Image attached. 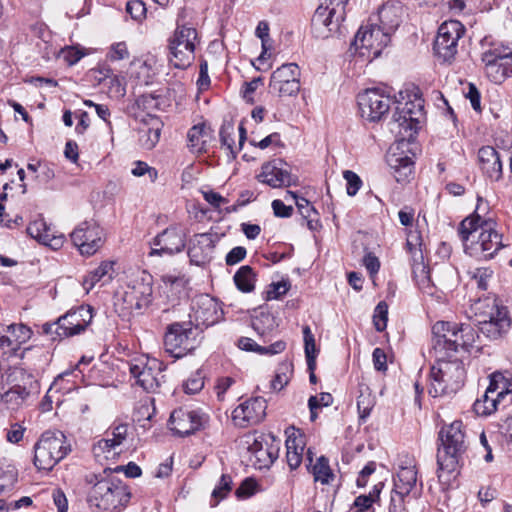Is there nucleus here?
Instances as JSON below:
<instances>
[{
    "label": "nucleus",
    "instance_id": "36",
    "mask_svg": "<svg viewBox=\"0 0 512 512\" xmlns=\"http://www.w3.org/2000/svg\"><path fill=\"white\" fill-rule=\"evenodd\" d=\"M237 345L241 350L256 352L261 355H274L280 353L285 349L286 346L282 341H277L270 346H261L249 337H241L238 340Z\"/></svg>",
    "mask_w": 512,
    "mask_h": 512
},
{
    "label": "nucleus",
    "instance_id": "6",
    "mask_svg": "<svg viewBox=\"0 0 512 512\" xmlns=\"http://www.w3.org/2000/svg\"><path fill=\"white\" fill-rule=\"evenodd\" d=\"M70 450L63 432L46 431L34 445L33 463L38 470L50 471Z\"/></svg>",
    "mask_w": 512,
    "mask_h": 512
},
{
    "label": "nucleus",
    "instance_id": "49",
    "mask_svg": "<svg viewBox=\"0 0 512 512\" xmlns=\"http://www.w3.org/2000/svg\"><path fill=\"white\" fill-rule=\"evenodd\" d=\"M258 484L253 478H246L236 489L235 495L238 499H246L253 496L257 491Z\"/></svg>",
    "mask_w": 512,
    "mask_h": 512
},
{
    "label": "nucleus",
    "instance_id": "60",
    "mask_svg": "<svg viewBox=\"0 0 512 512\" xmlns=\"http://www.w3.org/2000/svg\"><path fill=\"white\" fill-rule=\"evenodd\" d=\"M246 256V249L241 246L234 247L230 252L226 255V263L227 265H235L242 261Z\"/></svg>",
    "mask_w": 512,
    "mask_h": 512
},
{
    "label": "nucleus",
    "instance_id": "44",
    "mask_svg": "<svg viewBox=\"0 0 512 512\" xmlns=\"http://www.w3.org/2000/svg\"><path fill=\"white\" fill-rule=\"evenodd\" d=\"M232 490V478L230 475L223 474L219 480V483L213 489L211 497L213 503L211 506H216L221 500H223L229 492Z\"/></svg>",
    "mask_w": 512,
    "mask_h": 512
},
{
    "label": "nucleus",
    "instance_id": "2",
    "mask_svg": "<svg viewBox=\"0 0 512 512\" xmlns=\"http://www.w3.org/2000/svg\"><path fill=\"white\" fill-rule=\"evenodd\" d=\"M86 482L92 485L87 494V503L98 512L124 508L131 499L129 487L116 476H111L108 470L87 476Z\"/></svg>",
    "mask_w": 512,
    "mask_h": 512
},
{
    "label": "nucleus",
    "instance_id": "26",
    "mask_svg": "<svg viewBox=\"0 0 512 512\" xmlns=\"http://www.w3.org/2000/svg\"><path fill=\"white\" fill-rule=\"evenodd\" d=\"M502 49L494 48L482 54L486 76L494 83L500 84L510 77Z\"/></svg>",
    "mask_w": 512,
    "mask_h": 512
},
{
    "label": "nucleus",
    "instance_id": "54",
    "mask_svg": "<svg viewBox=\"0 0 512 512\" xmlns=\"http://www.w3.org/2000/svg\"><path fill=\"white\" fill-rule=\"evenodd\" d=\"M126 11L135 20H140L145 16L146 7L140 0H132L127 2Z\"/></svg>",
    "mask_w": 512,
    "mask_h": 512
},
{
    "label": "nucleus",
    "instance_id": "22",
    "mask_svg": "<svg viewBox=\"0 0 512 512\" xmlns=\"http://www.w3.org/2000/svg\"><path fill=\"white\" fill-rule=\"evenodd\" d=\"M185 248V235L176 228L169 227L159 233L153 239V247L149 253L150 256L173 255L181 252Z\"/></svg>",
    "mask_w": 512,
    "mask_h": 512
},
{
    "label": "nucleus",
    "instance_id": "37",
    "mask_svg": "<svg viewBox=\"0 0 512 512\" xmlns=\"http://www.w3.org/2000/svg\"><path fill=\"white\" fill-rule=\"evenodd\" d=\"M308 471L313 475L314 481L322 485L331 484L336 477L329 465V460L325 456L317 458Z\"/></svg>",
    "mask_w": 512,
    "mask_h": 512
},
{
    "label": "nucleus",
    "instance_id": "20",
    "mask_svg": "<svg viewBox=\"0 0 512 512\" xmlns=\"http://www.w3.org/2000/svg\"><path fill=\"white\" fill-rule=\"evenodd\" d=\"M194 326L196 329L209 327L223 319L224 313L220 304L208 295H201L194 300L192 305Z\"/></svg>",
    "mask_w": 512,
    "mask_h": 512
},
{
    "label": "nucleus",
    "instance_id": "14",
    "mask_svg": "<svg viewBox=\"0 0 512 512\" xmlns=\"http://www.w3.org/2000/svg\"><path fill=\"white\" fill-rule=\"evenodd\" d=\"M81 255L95 254L104 243L103 229L93 220L81 222L70 234Z\"/></svg>",
    "mask_w": 512,
    "mask_h": 512
},
{
    "label": "nucleus",
    "instance_id": "56",
    "mask_svg": "<svg viewBox=\"0 0 512 512\" xmlns=\"http://www.w3.org/2000/svg\"><path fill=\"white\" fill-rule=\"evenodd\" d=\"M46 222L43 219H38L31 222L27 227V233L38 242H40L43 233L46 229Z\"/></svg>",
    "mask_w": 512,
    "mask_h": 512
},
{
    "label": "nucleus",
    "instance_id": "18",
    "mask_svg": "<svg viewBox=\"0 0 512 512\" xmlns=\"http://www.w3.org/2000/svg\"><path fill=\"white\" fill-rule=\"evenodd\" d=\"M93 319V309L89 305H81L69 310L56 321L58 335L71 337L82 333Z\"/></svg>",
    "mask_w": 512,
    "mask_h": 512
},
{
    "label": "nucleus",
    "instance_id": "47",
    "mask_svg": "<svg viewBox=\"0 0 512 512\" xmlns=\"http://www.w3.org/2000/svg\"><path fill=\"white\" fill-rule=\"evenodd\" d=\"M471 279L475 280L477 287L480 290H487L488 283L493 276V271L490 268L480 267L470 271Z\"/></svg>",
    "mask_w": 512,
    "mask_h": 512
},
{
    "label": "nucleus",
    "instance_id": "33",
    "mask_svg": "<svg viewBox=\"0 0 512 512\" xmlns=\"http://www.w3.org/2000/svg\"><path fill=\"white\" fill-rule=\"evenodd\" d=\"M417 482V470L413 466L401 467L394 478V492L403 499Z\"/></svg>",
    "mask_w": 512,
    "mask_h": 512
},
{
    "label": "nucleus",
    "instance_id": "27",
    "mask_svg": "<svg viewBox=\"0 0 512 512\" xmlns=\"http://www.w3.org/2000/svg\"><path fill=\"white\" fill-rule=\"evenodd\" d=\"M31 336V330L23 324L0 325V349L16 351Z\"/></svg>",
    "mask_w": 512,
    "mask_h": 512
},
{
    "label": "nucleus",
    "instance_id": "8",
    "mask_svg": "<svg viewBox=\"0 0 512 512\" xmlns=\"http://www.w3.org/2000/svg\"><path fill=\"white\" fill-rule=\"evenodd\" d=\"M197 41L195 28L186 25L177 26L169 41V60L175 68L185 69L191 65Z\"/></svg>",
    "mask_w": 512,
    "mask_h": 512
},
{
    "label": "nucleus",
    "instance_id": "12",
    "mask_svg": "<svg viewBox=\"0 0 512 512\" xmlns=\"http://www.w3.org/2000/svg\"><path fill=\"white\" fill-rule=\"evenodd\" d=\"M162 363L155 358L139 357L129 363V371L136 383L147 392H155L164 378Z\"/></svg>",
    "mask_w": 512,
    "mask_h": 512
},
{
    "label": "nucleus",
    "instance_id": "32",
    "mask_svg": "<svg viewBox=\"0 0 512 512\" xmlns=\"http://www.w3.org/2000/svg\"><path fill=\"white\" fill-rule=\"evenodd\" d=\"M211 137V129L204 123L194 125L187 133L189 150L192 153L205 152Z\"/></svg>",
    "mask_w": 512,
    "mask_h": 512
},
{
    "label": "nucleus",
    "instance_id": "43",
    "mask_svg": "<svg viewBox=\"0 0 512 512\" xmlns=\"http://www.w3.org/2000/svg\"><path fill=\"white\" fill-rule=\"evenodd\" d=\"M276 326L275 318L268 312H260L252 320V328L260 335L264 336L273 331Z\"/></svg>",
    "mask_w": 512,
    "mask_h": 512
},
{
    "label": "nucleus",
    "instance_id": "19",
    "mask_svg": "<svg viewBox=\"0 0 512 512\" xmlns=\"http://www.w3.org/2000/svg\"><path fill=\"white\" fill-rule=\"evenodd\" d=\"M424 100L416 93L413 99L409 98L405 103L398 102L393 120L398 123L399 128L416 130L424 120Z\"/></svg>",
    "mask_w": 512,
    "mask_h": 512
},
{
    "label": "nucleus",
    "instance_id": "48",
    "mask_svg": "<svg viewBox=\"0 0 512 512\" xmlns=\"http://www.w3.org/2000/svg\"><path fill=\"white\" fill-rule=\"evenodd\" d=\"M65 237L62 233H56L48 225L46 226L45 232L42 235L40 243L51 247L54 250L62 247Z\"/></svg>",
    "mask_w": 512,
    "mask_h": 512
},
{
    "label": "nucleus",
    "instance_id": "21",
    "mask_svg": "<svg viewBox=\"0 0 512 512\" xmlns=\"http://www.w3.org/2000/svg\"><path fill=\"white\" fill-rule=\"evenodd\" d=\"M286 163L280 159H276L264 163L258 180L273 188L290 187L297 184V177L292 175L286 168Z\"/></svg>",
    "mask_w": 512,
    "mask_h": 512
},
{
    "label": "nucleus",
    "instance_id": "11",
    "mask_svg": "<svg viewBox=\"0 0 512 512\" xmlns=\"http://www.w3.org/2000/svg\"><path fill=\"white\" fill-rule=\"evenodd\" d=\"M196 331L192 320L172 323L164 337L166 351L177 358L192 351L196 347Z\"/></svg>",
    "mask_w": 512,
    "mask_h": 512
},
{
    "label": "nucleus",
    "instance_id": "29",
    "mask_svg": "<svg viewBox=\"0 0 512 512\" xmlns=\"http://www.w3.org/2000/svg\"><path fill=\"white\" fill-rule=\"evenodd\" d=\"M402 14L403 6L399 2L385 3L378 11V27L391 38L400 25Z\"/></svg>",
    "mask_w": 512,
    "mask_h": 512
},
{
    "label": "nucleus",
    "instance_id": "7",
    "mask_svg": "<svg viewBox=\"0 0 512 512\" xmlns=\"http://www.w3.org/2000/svg\"><path fill=\"white\" fill-rule=\"evenodd\" d=\"M390 40L388 33L383 32L377 23L363 25L357 31L349 52L351 55H358L360 58L371 62L380 56Z\"/></svg>",
    "mask_w": 512,
    "mask_h": 512
},
{
    "label": "nucleus",
    "instance_id": "16",
    "mask_svg": "<svg viewBox=\"0 0 512 512\" xmlns=\"http://www.w3.org/2000/svg\"><path fill=\"white\" fill-rule=\"evenodd\" d=\"M270 91L279 97L296 96L300 91V69L296 63H286L271 75Z\"/></svg>",
    "mask_w": 512,
    "mask_h": 512
},
{
    "label": "nucleus",
    "instance_id": "41",
    "mask_svg": "<svg viewBox=\"0 0 512 512\" xmlns=\"http://www.w3.org/2000/svg\"><path fill=\"white\" fill-rule=\"evenodd\" d=\"M296 206L302 217L307 220L309 229L316 230L319 227L318 212L313 205L306 198L300 197L296 199Z\"/></svg>",
    "mask_w": 512,
    "mask_h": 512
},
{
    "label": "nucleus",
    "instance_id": "39",
    "mask_svg": "<svg viewBox=\"0 0 512 512\" xmlns=\"http://www.w3.org/2000/svg\"><path fill=\"white\" fill-rule=\"evenodd\" d=\"M501 401H503V398L499 396V393L492 395L485 392L481 398L474 402L473 408L477 415L489 416L497 410Z\"/></svg>",
    "mask_w": 512,
    "mask_h": 512
},
{
    "label": "nucleus",
    "instance_id": "57",
    "mask_svg": "<svg viewBox=\"0 0 512 512\" xmlns=\"http://www.w3.org/2000/svg\"><path fill=\"white\" fill-rule=\"evenodd\" d=\"M29 395V392L25 387L21 386H14L10 390H8L3 398L6 402L12 401L13 399L18 400L20 399L23 401L27 396Z\"/></svg>",
    "mask_w": 512,
    "mask_h": 512
},
{
    "label": "nucleus",
    "instance_id": "17",
    "mask_svg": "<svg viewBox=\"0 0 512 512\" xmlns=\"http://www.w3.org/2000/svg\"><path fill=\"white\" fill-rule=\"evenodd\" d=\"M357 99L361 117L370 122L379 121L389 111L392 102L390 96L378 88L366 89Z\"/></svg>",
    "mask_w": 512,
    "mask_h": 512
},
{
    "label": "nucleus",
    "instance_id": "62",
    "mask_svg": "<svg viewBox=\"0 0 512 512\" xmlns=\"http://www.w3.org/2000/svg\"><path fill=\"white\" fill-rule=\"evenodd\" d=\"M204 199L214 208H219L222 204L228 203V200L214 191H202Z\"/></svg>",
    "mask_w": 512,
    "mask_h": 512
},
{
    "label": "nucleus",
    "instance_id": "24",
    "mask_svg": "<svg viewBox=\"0 0 512 512\" xmlns=\"http://www.w3.org/2000/svg\"><path fill=\"white\" fill-rule=\"evenodd\" d=\"M214 235L211 233H200L194 235L188 246L190 261L198 266L211 261L215 249Z\"/></svg>",
    "mask_w": 512,
    "mask_h": 512
},
{
    "label": "nucleus",
    "instance_id": "15",
    "mask_svg": "<svg viewBox=\"0 0 512 512\" xmlns=\"http://www.w3.org/2000/svg\"><path fill=\"white\" fill-rule=\"evenodd\" d=\"M465 32L464 26L457 20L445 21L438 28L434 42V51L439 58L450 61L457 53L458 41Z\"/></svg>",
    "mask_w": 512,
    "mask_h": 512
},
{
    "label": "nucleus",
    "instance_id": "35",
    "mask_svg": "<svg viewBox=\"0 0 512 512\" xmlns=\"http://www.w3.org/2000/svg\"><path fill=\"white\" fill-rule=\"evenodd\" d=\"M128 432V427L126 424H119L112 428L111 432L108 434L107 438L101 439L95 445L96 450H101L102 452L110 451L115 449L117 446L122 444V442L126 439Z\"/></svg>",
    "mask_w": 512,
    "mask_h": 512
},
{
    "label": "nucleus",
    "instance_id": "53",
    "mask_svg": "<svg viewBox=\"0 0 512 512\" xmlns=\"http://www.w3.org/2000/svg\"><path fill=\"white\" fill-rule=\"evenodd\" d=\"M289 287L290 285L286 281L272 283L266 291V300L279 299L288 292Z\"/></svg>",
    "mask_w": 512,
    "mask_h": 512
},
{
    "label": "nucleus",
    "instance_id": "45",
    "mask_svg": "<svg viewBox=\"0 0 512 512\" xmlns=\"http://www.w3.org/2000/svg\"><path fill=\"white\" fill-rule=\"evenodd\" d=\"M234 135V127L232 124H224L220 129V140L223 146L227 148L229 153L235 158L239 146H236L234 143L233 136Z\"/></svg>",
    "mask_w": 512,
    "mask_h": 512
},
{
    "label": "nucleus",
    "instance_id": "64",
    "mask_svg": "<svg viewBox=\"0 0 512 512\" xmlns=\"http://www.w3.org/2000/svg\"><path fill=\"white\" fill-rule=\"evenodd\" d=\"M54 504L57 506L58 512H67L68 501L64 492L60 489L53 491Z\"/></svg>",
    "mask_w": 512,
    "mask_h": 512
},
{
    "label": "nucleus",
    "instance_id": "61",
    "mask_svg": "<svg viewBox=\"0 0 512 512\" xmlns=\"http://www.w3.org/2000/svg\"><path fill=\"white\" fill-rule=\"evenodd\" d=\"M272 209L275 216L282 218L290 217L293 212L292 206H287L283 203V201L278 199L272 202Z\"/></svg>",
    "mask_w": 512,
    "mask_h": 512
},
{
    "label": "nucleus",
    "instance_id": "40",
    "mask_svg": "<svg viewBox=\"0 0 512 512\" xmlns=\"http://www.w3.org/2000/svg\"><path fill=\"white\" fill-rule=\"evenodd\" d=\"M236 287L243 293H249L254 290L256 274L253 269L248 266H242L238 269L233 277Z\"/></svg>",
    "mask_w": 512,
    "mask_h": 512
},
{
    "label": "nucleus",
    "instance_id": "52",
    "mask_svg": "<svg viewBox=\"0 0 512 512\" xmlns=\"http://www.w3.org/2000/svg\"><path fill=\"white\" fill-rule=\"evenodd\" d=\"M130 56L129 50L125 42H117L111 45L108 53V58L111 61H120L128 59Z\"/></svg>",
    "mask_w": 512,
    "mask_h": 512
},
{
    "label": "nucleus",
    "instance_id": "28",
    "mask_svg": "<svg viewBox=\"0 0 512 512\" xmlns=\"http://www.w3.org/2000/svg\"><path fill=\"white\" fill-rule=\"evenodd\" d=\"M479 165L483 173L492 181L502 177L501 156L492 146H484L478 151Z\"/></svg>",
    "mask_w": 512,
    "mask_h": 512
},
{
    "label": "nucleus",
    "instance_id": "23",
    "mask_svg": "<svg viewBox=\"0 0 512 512\" xmlns=\"http://www.w3.org/2000/svg\"><path fill=\"white\" fill-rule=\"evenodd\" d=\"M203 416L194 410L179 408L171 413L169 425L171 431L179 436L190 435L203 425Z\"/></svg>",
    "mask_w": 512,
    "mask_h": 512
},
{
    "label": "nucleus",
    "instance_id": "4",
    "mask_svg": "<svg viewBox=\"0 0 512 512\" xmlns=\"http://www.w3.org/2000/svg\"><path fill=\"white\" fill-rule=\"evenodd\" d=\"M478 337L470 323L438 321L432 327L431 346L434 353L451 356L459 349L469 351Z\"/></svg>",
    "mask_w": 512,
    "mask_h": 512
},
{
    "label": "nucleus",
    "instance_id": "46",
    "mask_svg": "<svg viewBox=\"0 0 512 512\" xmlns=\"http://www.w3.org/2000/svg\"><path fill=\"white\" fill-rule=\"evenodd\" d=\"M388 321V305L381 301L377 304L373 314V324L379 332L385 330Z\"/></svg>",
    "mask_w": 512,
    "mask_h": 512
},
{
    "label": "nucleus",
    "instance_id": "63",
    "mask_svg": "<svg viewBox=\"0 0 512 512\" xmlns=\"http://www.w3.org/2000/svg\"><path fill=\"white\" fill-rule=\"evenodd\" d=\"M374 502L375 498L372 494L360 495L355 499L354 506L359 512H366Z\"/></svg>",
    "mask_w": 512,
    "mask_h": 512
},
{
    "label": "nucleus",
    "instance_id": "34",
    "mask_svg": "<svg viewBox=\"0 0 512 512\" xmlns=\"http://www.w3.org/2000/svg\"><path fill=\"white\" fill-rule=\"evenodd\" d=\"M114 263L111 261L102 262L97 268L92 271H89L83 278L82 285L86 292H89L94 288V286L103 281L108 282L112 279L114 269Z\"/></svg>",
    "mask_w": 512,
    "mask_h": 512
},
{
    "label": "nucleus",
    "instance_id": "10",
    "mask_svg": "<svg viewBox=\"0 0 512 512\" xmlns=\"http://www.w3.org/2000/svg\"><path fill=\"white\" fill-rule=\"evenodd\" d=\"M346 17L344 8H330L321 4L311 20L313 35L318 39H328L343 34L342 23Z\"/></svg>",
    "mask_w": 512,
    "mask_h": 512
},
{
    "label": "nucleus",
    "instance_id": "3",
    "mask_svg": "<svg viewBox=\"0 0 512 512\" xmlns=\"http://www.w3.org/2000/svg\"><path fill=\"white\" fill-rule=\"evenodd\" d=\"M440 445L437 450L438 478L444 473L456 472L464 463L468 449L465 426L462 421H454L439 431Z\"/></svg>",
    "mask_w": 512,
    "mask_h": 512
},
{
    "label": "nucleus",
    "instance_id": "59",
    "mask_svg": "<svg viewBox=\"0 0 512 512\" xmlns=\"http://www.w3.org/2000/svg\"><path fill=\"white\" fill-rule=\"evenodd\" d=\"M503 382V373L502 372H494L490 375V383L487 387L486 391L487 393H490L492 395H496L500 390H502V383Z\"/></svg>",
    "mask_w": 512,
    "mask_h": 512
},
{
    "label": "nucleus",
    "instance_id": "42",
    "mask_svg": "<svg viewBox=\"0 0 512 512\" xmlns=\"http://www.w3.org/2000/svg\"><path fill=\"white\" fill-rule=\"evenodd\" d=\"M303 336L307 366L309 371H314L316 367L317 350L314 335L312 334L310 327L307 325L303 327Z\"/></svg>",
    "mask_w": 512,
    "mask_h": 512
},
{
    "label": "nucleus",
    "instance_id": "38",
    "mask_svg": "<svg viewBox=\"0 0 512 512\" xmlns=\"http://www.w3.org/2000/svg\"><path fill=\"white\" fill-rule=\"evenodd\" d=\"M161 123L153 119L151 125H145L139 130V143L146 150L153 149L159 142L161 135Z\"/></svg>",
    "mask_w": 512,
    "mask_h": 512
},
{
    "label": "nucleus",
    "instance_id": "30",
    "mask_svg": "<svg viewBox=\"0 0 512 512\" xmlns=\"http://www.w3.org/2000/svg\"><path fill=\"white\" fill-rule=\"evenodd\" d=\"M386 162L394 173L397 182H405L413 173L414 162L411 157L402 152H390L386 156Z\"/></svg>",
    "mask_w": 512,
    "mask_h": 512
},
{
    "label": "nucleus",
    "instance_id": "5",
    "mask_svg": "<svg viewBox=\"0 0 512 512\" xmlns=\"http://www.w3.org/2000/svg\"><path fill=\"white\" fill-rule=\"evenodd\" d=\"M436 364L430 373L429 394L433 397L456 393L462 386L465 378V369L462 361L458 359L447 360L449 355L434 353Z\"/></svg>",
    "mask_w": 512,
    "mask_h": 512
},
{
    "label": "nucleus",
    "instance_id": "31",
    "mask_svg": "<svg viewBox=\"0 0 512 512\" xmlns=\"http://www.w3.org/2000/svg\"><path fill=\"white\" fill-rule=\"evenodd\" d=\"M305 441L303 435L299 430L293 428V432L288 434L286 439V458L289 467L294 470L297 469L302 462V454L304 451Z\"/></svg>",
    "mask_w": 512,
    "mask_h": 512
},
{
    "label": "nucleus",
    "instance_id": "51",
    "mask_svg": "<svg viewBox=\"0 0 512 512\" xmlns=\"http://www.w3.org/2000/svg\"><path fill=\"white\" fill-rule=\"evenodd\" d=\"M343 177L347 182V194L349 196L356 195L362 186V180L360 177L355 172L350 170L344 171Z\"/></svg>",
    "mask_w": 512,
    "mask_h": 512
},
{
    "label": "nucleus",
    "instance_id": "25",
    "mask_svg": "<svg viewBox=\"0 0 512 512\" xmlns=\"http://www.w3.org/2000/svg\"><path fill=\"white\" fill-rule=\"evenodd\" d=\"M266 408V401L262 397H255L237 406L232 418L239 425L257 424L264 419Z\"/></svg>",
    "mask_w": 512,
    "mask_h": 512
},
{
    "label": "nucleus",
    "instance_id": "13",
    "mask_svg": "<svg viewBox=\"0 0 512 512\" xmlns=\"http://www.w3.org/2000/svg\"><path fill=\"white\" fill-rule=\"evenodd\" d=\"M152 294V276L143 272L124 291L122 295L124 309L129 313H141L143 309L151 304Z\"/></svg>",
    "mask_w": 512,
    "mask_h": 512
},
{
    "label": "nucleus",
    "instance_id": "9",
    "mask_svg": "<svg viewBox=\"0 0 512 512\" xmlns=\"http://www.w3.org/2000/svg\"><path fill=\"white\" fill-rule=\"evenodd\" d=\"M482 307L487 310L481 312L483 317L479 321V330L490 339H497L510 327V319L507 309L499 306L496 299H485L476 303L475 309L479 311Z\"/></svg>",
    "mask_w": 512,
    "mask_h": 512
},
{
    "label": "nucleus",
    "instance_id": "58",
    "mask_svg": "<svg viewBox=\"0 0 512 512\" xmlns=\"http://www.w3.org/2000/svg\"><path fill=\"white\" fill-rule=\"evenodd\" d=\"M412 273L415 281L420 280L421 282H425L427 280V276H429V268L425 263L421 261H415L412 266Z\"/></svg>",
    "mask_w": 512,
    "mask_h": 512
},
{
    "label": "nucleus",
    "instance_id": "50",
    "mask_svg": "<svg viewBox=\"0 0 512 512\" xmlns=\"http://www.w3.org/2000/svg\"><path fill=\"white\" fill-rule=\"evenodd\" d=\"M131 173L135 177H141L144 175H148L151 182H155L158 177V172L155 168L149 166L146 162L137 161L134 163V167L131 170Z\"/></svg>",
    "mask_w": 512,
    "mask_h": 512
},
{
    "label": "nucleus",
    "instance_id": "55",
    "mask_svg": "<svg viewBox=\"0 0 512 512\" xmlns=\"http://www.w3.org/2000/svg\"><path fill=\"white\" fill-rule=\"evenodd\" d=\"M357 407H358V411L360 413V417L362 419L369 416L371 409L373 407V401H372L370 395L364 394L363 392H361V394L359 395L358 400H357Z\"/></svg>",
    "mask_w": 512,
    "mask_h": 512
},
{
    "label": "nucleus",
    "instance_id": "1",
    "mask_svg": "<svg viewBox=\"0 0 512 512\" xmlns=\"http://www.w3.org/2000/svg\"><path fill=\"white\" fill-rule=\"evenodd\" d=\"M481 198L472 216L466 217L459 225V235L465 252L472 257L490 259L503 247L502 236L495 230L492 220H483L478 211Z\"/></svg>",
    "mask_w": 512,
    "mask_h": 512
}]
</instances>
